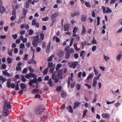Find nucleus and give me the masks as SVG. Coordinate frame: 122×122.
<instances>
[{
    "instance_id": "3c124183",
    "label": "nucleus",
    "mask_w": 122,
    "mask_h": 122,
    "mask_svg": "<svg viewBox=\"0 0 122 122\" xmlns=\"http://www.w3.org/2000/svg\"><path fill=\"white\" fill-rule=\"evenodd\" d=\"M102 10H103V13H105L106 12V8L104 6H102Z\"/></svg>"
},
{
    "instance_id": "1a4fd4ad",
    "label": "nucleus",
    "mask_w": 122,
    "mask_h": 122,
    "mask_svg": "<svg viewBox=\"0 0 122 122\" xmlns=\"http://www.w3.org/2000/svg\"><path fill=\"white\" fill-rule=\"evenodd\" d=\"M6 11L5 8L2 5H0V12L1 14L3 13Z\"/></svg>"
},
{
    "instance_id": "69168bd1",
    "label": "nucleus",
    "mask_w": 122,
    "mask_h": 122,
    "mask_svg": "<svg viewBox=\"0 0 122 122\" xmlns=\"http://www.w3.org/2000/svg\"><path fill=\"white\" fill-rule=\"evenodd\" d=\"M52 78L53 80H54L56 78V77L55 75L54 74V73H53L52 76Z\"/></svg>"
},
{
    "instance_id": "c9c22d12",
    "label": "nucleus",
    "mask_w": 122,
    "mask_h": 122,
    "mask_svg": "<svg viewBox=\"0 0 122 122\" xmlns=\"http://www.w3.org/2000/svg\"><path fill=\"white\" fill-rule=\"evenodd\" d=\"M61 96L62 97H64L66 96V94L65 92L63 91L61 94Z\"/></svg>"
},
{
    "instance_id": "39448f33",
    "label": "nucleus",
    "mask_w": 122,
    "mask_h": 122,
    "mask_svg": "<svg viewBox=\"0 0 122 122\" xmlns=\"http://www.w3.org/2000/svg\"><path fill=\"white\" fill-rule=\"evenodd\" d=\"M78 65V62L77 61H74L71 63L70 66V67L72 68L73 69L76 68V66Z\"/></svg>"
},
{
    "instance_id": "bf43d9fd",
    "label": "nucleus",
    "mask_w": 122,
    "mask_h": 122,
    "mask_svg": "<svg viewBox=\"0 0 122 122\" xmlns=\"http://www.w3.org/2000/svg\"><path fill=\"white\" fill-rule=\"evenodd\" d=\"M33 31L32 29L30 30H29V34L30 35H32L33 34Z\"/></svg>"
},
{
    "instance_id": "4be33fe9",
    "label": "nucleus",
    "mask_w": 122,
    "mask_h": 122,
    "mask_svg": "<svg viewBox=\"0 0 122 122\" xmlns=\"http://www.w3.org/2000/svg\"><path fill=\"white\" fill-rule=\"evenodd\" d=\"M71 52H66L65 54V56L66 59H69L71 54Z\"/></svg>"
},
{
    "instance_id": "680f3d73",
    "label": "nucleus",
    "mask_w": 122,
    "mask_h": 122,
    "mask_svg": "<svg viewBox=\"0 0 122 122\" xmlns=\"http://www.w3.org/2000/svg\"><path fill=\"white\" fill-rule=\"evenodd\" d=\"M96 46H94L92 48V50L93 51H94L96 50Z\"/></svg>"
},
{
    "instance_id": "f257e3e1",
    "label": "nucleus",
    "mask_w": 122,
    "mask_h": 122,
    "mask_svg": "<svg viewBox=\"0 0 122 122\" xmlns=\"http://www.w3.org/2000/svg\"><path fill=\"white\" fill-rule=\"evenodd\" d=\"M43 106H38L36 108L35 112L36 114L40 115L44 111Z\"/></svg>"
},
{
    "instance_id": "de8ad7c7",
    "label": "nucleus",
    "mask_w": 122,
    "mask_h": 122,
    "mask_svg": "<svg viewBox=\"0 0 122 122\" xmlns=\"http://www.w3.org/2000/svg\"><path fill=\"white\" fill-rule=\"evenodd\" d=\"M107 11L106 12V13H111L112 12V11L111 9H110L108 7H107Z\"/></svg>"
},
{
    "instance_id": "ea45409f",
    "label": "nucleus",
    "mask_w": 122,
    "mask_h": 122,
    "mask_svg": "<svg viewBox=\"0 0 122 122\" xmlns=\"http://www.w3.org/2000/svg\"><path fill=\"white\" fill-rule=\"evenodd\" d=\"M62 89V87L61 86H57L56 88V90L57 92L60 91Z\"/></svg>"
},
{
    "instance_id": "2f4dec72",
    "label": "nucleus",
    "mask_w": 122,
    "mask_h": 122,
    "mask_svg": "<svg viewBox=\"0 0 122 122\" xmlns=\"http://www.w3.org/2000/svg\"><path fill=\"white\" fill-rule=\"evenodd\" d=\"M33 75L32 73H30L29 74H27L25 76V77L27 79L29 78L30 76H32Z\"/></svg>"
},
{
    "instance_id": "bb28decb",
    "label": "nucleus",
    "mask_w": 122,
    "mask_h": 122,
    "mask_svg": "<svg viewBox=\"0 0 122 122\" xmlns=\"http://www.w3.org/2000/svg\"><path fill=\"white\" fill-rule=\"evenodd\" d=\"M122 56V54H119L117 55V59L118 61H119L120 60Z\"/></svg>"
},
{
    "instance_id": "13d9d810",
    "label": "nucleus",
    "mask_w": 122,
    "mask_h": 122,
    "mask_svg": "<svg viewBox=\"0 0 122 122\" xmlns=\"http://www.w3.org/2000/svg\"><path fill=\"white\" fill-rule=\"evenodd\" d=\"M20 48H25V45L23 43H21L20 44Z\"/></svg>"
},
{
    "instance_id": "a878e982",
    "label": "nucleus",
    "mask_w": 122,
    "mask_h": 122,
    "mask_svg": "<svg viewBox=\"0 0 122 122\" xmlns=\"http://www.w3.org/2000/svg\"><path fill=\"white\" fill-rule=\"evenodd\" d=\"M48 71V68H46L43 71V73L44 75H46Z\"/></svg>"
},
{
    "instance_id": "8fccbe9b",
    "label": "nucleus",
    "mask_w": 122,
    "mask_h": 122,
    "mask_svg": "<svg viewBox=\"0 0 122 122\" xmlns=\"http://www.w3.org/2000/svg\"><path fill=\"white\" fill-rule=\"evenodd\" d=\"M21 77H22V78H21L22 81L24 82H25V81H26V79L24 77V76L23 75H22L21 76Z\"/></svg>"
},
{
    "instance_id": "58836bf2",
    "label": "nucleus",
    "mask_w": 122,
    "mask_h": 122,
    "mask_svg": "<svg viewBox=\"0 0 122 122\" xmlns=\"http://www.w3.org/2000/svg\"><path fill=\"white\" fill-rule=\"evenodd\" d=\"M87 110L86 109L84 111L83 113L82 117L84 118L86 115V113L87 112Z\"/></svg>"
},
{
    "instance_id": "052dcab7",
    "label": "nucleus",
    "mask_w": 122,
    "mask_h": 122,
    "mask_svg": "<svg viewBox=\"0 0 122 122\" xmlns=\"http://www.w3.org/2000/svg\"><path fill=\"white\" fill-rule=\"evenodd\" d=\"M11 79H8L7 80V84H11Z\"/></svg>"
},
{
    "instance_id": "09e8293b",
    "label": "nucleus",
    "mask_w": 122,
    "mask_h": 122,
    "mask_svg": "<svg viewBox=\"0 0 122 122\" xmlns=\"http://www.w3.org/2000/svg\"><path fill=\"white\" fill-rule=\"evenodd\" d=\"M36 23V19H33L32 22V25H35Z\"/></svg>"
},
{
    "instance_id": "f03ea898",
    "label": "nucleus",
    "mask_w": 122,
    "mask_h": 122,
    "mask_svg": "<svg viewBox=\"0 0 122 122\" xmlns=\"http://www.w3.org/2000/svg\"><path fill=\"white\" fill-rule=\"evenodd\" d=\"M48 69H50L49 71L50 73H52L55 68V67L53 66V63L51 62H49L48 64Z\"/></svg>"
},
{
    "instance_id": "5701e85b",
    "label": "nucleus",
    "mask_w": 122,
    "mask_h": 122,
    "mask_svg": "<svg viewBox=\"0 0 122 122\" xmlns=\"http://www.w3.org/2000/svg\"><path fill=\"white\" fill-rule=\"evenodd\" d=\"M87 43V42L86 41H85L84 42H81V44L82 45V50L84 48V46H86Z\"/></svg>"
},
{
    "instance_id": "9d476101",
    "label": "nucleus",
    "mask_w": 122,
    "mask_h": 122,
    "mask_svg": "<svg viewBox=\"0 0 122 122\" xmlns=\"http://www.w3.org/2000/svg\"><path fill=\"white\" fill-rule=\"evenodd\" d=\"M73 74L71 73V78L70 79L69 78L68 80V84H74L72 83V82H72L73 81V79H72L73 77Z\"/></svg>"
},
{
    "instance_id": "aec40b11",
    "label": "nucleus",
    "mask_w": 122,
    "mask_h": 122,
    "mask_svg": "<svg viewBox=\"0 0 122 122\" xmlns=\"http://www.w3.org/2000/svg\"><path fill=\"white\" fill-rule=\"evenodd\" d=\"M27 9L25 8L23 9V15L24 17H25L26 14L27 12Z\"/></svg>"
},
{
    "instance_id": "ddd939ff",
    "label": "nucleus",
    "mask_w": 122,
    "mask_h": 122,
    "mask_svg": "<svg viewBox=\"0 0 122 122\" xmlns=\"http://www.w3.org/2000/svg\"><path fill=\"white\" fill-rule=\"evenodd\" d=\"M87 17L85 15H81V21L82 22H85L86 21Z\"/></svg>"
},
{
    "instance_id": "412c9836",
    "label": "nucleus",
    "mask_w": 122,
    "mask_h": 122,
    "mask_svg": "<svg viewBox=\"0 0 122 122\" xmlns=\"http://www.w3.org/2000/svg\"><path fill=\"white\" fill-rule=\"evenodd\" d=\"M37 81V79L35 78L31 80L29 83L28 84H33V83H36Z\"/></svg>"
},
{
    "instance_id": "5fc2aeb1",
    "label": "nucleus",
    "mask_w": 122,
    "mask_h": 122,
    "mask_svg": "<svg viewBox=\"0 0 122 122\" xmlns=\"http://www.w3.org/2000/svg\"><path fill=\"white\" fill-rule=\"evenodd\" d=\"M104 57L105 60L106 61H107V60H108L109 59V58L108 57L104 55Z\"/></svg>"
},
{
    "instance_id": "c03bdc74",
    "label": "nucleus",
    "mask_w": 122,
    "mask_h": 122,
    "mask_svg": "<svg viewBox=\"0 0 122 122\" xmlns=\"http://www.w3.org/2000/svg\"><path fill=\"white\" fill-rule=\"evenodd\" d=\"M48 16H46L45 17L42 18V21H46L48 20Z\"/></svg>"
},
{
    "instance_id": "4c0bfd02",
    "label": "nucleus",
    "mask_w": 122,
    "mask_h": 122,
    "mask_svg": "<svg viewBox=\"0 0 122 122\" xmlns=\"http://www.w3.org/2000/svg\"><path fill=\"white\" fill-rule=\"evenodd\" d=\"M69 111L71 113H72L73 112V110L71 106H69Z\"/></svg>"
},
{
    "instance_id": "cd10ccee",
    "label": "nucleus",
    "mask_w": 122,
    "mask_h": 122,
    "mask_svg": "<svg viewBox=\"0 0 122 122\" xmlns=\"http://www.w3.org/2000/svg\"><path fill=\"white\" fill-rule=\"evenodd\" d=\"M74 46L75 49L76 51H78L80 50V48H77V44L76 43L74 44Z\"/></svg>"
},
{
    "instance_id": "f704fd0d",
    "label": "nucleus",
    "mask_w": 122,
    "mask_h": 122,
    "mask_svg": "<svg viewBox=\"0 0 122 122\" xmlns=\"http://www.w3.org/2000/svg\"><path fill=\"white\" fill-rule=\"evenodd\" d=\"M93 77V74H90V75H89V76L87 77L86 78V80H87L88 81L89 79L90 78H92Z\"/></svg>"
},
{
    "instance_id": "473e14b6",
    "label": "nucleus",
    "mask_w": 122,
    "mask_h": 122,
    "mask_svg": "<svg viewBox=\"0 0 122 122\" xmlns=\"http://www.w3.org/2000/svg\"><path fill=\"white\" fill-rule=\"evenodd\" d=\"M39 91V90L37 89H35L33 90L32 91V93L33 94H35L37 93Z\"/></svg>"
},
{
    "instance_id": "774afa93",
    "label": "nucleus",
    "mask_w": 122,
    "mask_h": 122,
    "mask_svg": "<svg viewBox=\"0 0 122 122\" xmlns=\"http://www.w3.org/2000/svg\"><path fill=\"white\" fill-rule=\"evenodd\" d=\"M17 35L16 34H15L14 35H12V36L14 39H16L17 37Z\"/></svg>"
},
{
    "instance_id": "c85d7f7f",
    "label": "nucleus",
    "mask_w": 122,
    "mask_h": 122,
    "mask_svg": "<svg viewBox=\"0 0 122 122\" xmlns=\"http://www.w3.org/2000/svg\"><path fill=\"white\" fill-rule=\"evenodd\" d=\"M85 4L86 6L87 7L89 8L91 7V5L89 2L85 1Z\"/></svg>"
},
{
    "instance_id": "49530a36",
    "label": "nucleus",
    "mask_w": 122,
    "mask_h": 122,
    "mask_svg": "<svg viewBox=\"0 0 122 122\" xmlns=\"http://www.w3.org/2000/svg\"><path fill=\"white\" fill-rule=\"evenodd\" d=\"M28 55L27 54L25 55L24 56V57L23 58V60L25 61L28 58Z\"/></svg>"
},
{
    "instance_id": "e2e57ef3",
    "label": "nucleus",
    "mask_w": 122,
    "mask_h": 122,
    "mask_svg": "<svg viewBox=\"0 0 122 122\" xmlns=\"http://www.w3.org/2000/svg\"><path fill=\"white\" fill-rule=\"evenodd\" d=\"M35 97L36 98H41V96L39 94H36L35 96Z\"/></svg>"
},
{
    "instance_id": "4468645a",
    "label": "nucleus",
    "mask_w": 122,
    "mask_h": 122,
    "mask_svg": "<svg viewBox=\"0 0 122 122\" xmlns=\"http://www.w3.org/2000/svg\"><path fill=\"white\" fill-rule=\"evenodd\" d=\"M27 61L28 63L29 64H36V61L33 59H32L30 60H28Z\"/></svg>"
},
{
    "instance_id": "423d86ee",
    "label": "nucleus",
    "mask_w": 122,
    "mask_h": 122,
    "mask_svg": "<svg viewBox=\"0 0 122 122\" xmlns=\"http://www.w3.org/2000/svg\"><path fill=\"white\" fill-rule=\"evenodd\" d=\"M2 112V115L5 116H7L9 115V110L7 108H3Z\"/></svg>"
},
{
    "instance_id": "0e129e2a",
    "label": "nucleus",
    "mask_w": 122,
    "mask_h": 122,
    "mask_svg": "<svg viewBox=\"0 0 122 122\" xmlns=\"http://www.w3.org/2000/svg\"><path fill=\"white\" fill-rule=\"evenodd\" d=\"M74 57L76 59L78 58L79 57V56L77 53L75 54L74 55Z\"/></svg>"
},
{
    "instance_id": "864d4df0",
    "label": "nucleus",
    "mask_w": 122,
    "mask_h": 122,
    "mask_svg": "<svg viewBox=\"0 0 122 122\" xmlns=\"http://www.w3.org/2000/svg\"><path fill=\"white\" fill-rule=\"evenodd\" d=\"M31 66H29L28 67V68L29 69V70L30 71V72H34V69L32 68H31Z\"/></svg>"
},
{
    "instance_id": "a19ab883",
    "label": "nucleus",
    "mask_w": 122,
    "mask_h": 122,
    "mask_svg": "<svg viewBox=\"0 0 122 122\" xmlns=\"http://www.w3.org/2000/svg\"><path fill=\"white\" fill-rule=\"evenodd\" d=\"M13 51L12 49L10 51L9 50L8 51V54L10 56H12V52Z\"/></svg>"
},
{
    "instance_id": "37998d69",
    "label": "nucleus",
    "mask_w": 122,
    "mask_h": 122,
    "mask_svg": "<svg viewBox=\"0 0 122 122\" xmlns=\"http://www.w3.org/2000/svg\"><path fill=\"white\" fill-rule=\"evenodd\" d=\"M39 37V36L38 35H37V36H35L34 37V38L33 41H38V40Z\"/></svg>"
},
{
    "instance_id": "c756f323",
    "label": "nucleus",
    "mask_w": 122,
    "mask_h": 122,
    "mask_svg": "<svg viewBox=\"0 0 122 122\" xmlns=\"http://www.w3.org/2000/svg\"><path fill=\"white\" fill-rule=\"evenodd\" d=\"M54 55H52V56H50L48 58L47 61H52V58H54Z\"/></svg>"
},
{
    "instance_id": "e433bc0d",
    "label": "nucleus",
    "mask_w": 122,
    "mask_h": 122,
    "mask_svg": "<svg viewBox=\"0 0 122 122\" xmlns=\"http://www.w3.org/2000/svg\"><path fill=\"white\" fill-rule=\"evenodd\" d=\"M0 81H1L3 82H5L6 80V78H4L1 76H0Z\"/></svg>"
},
{
    "instance_id": "9b49d317",
    "label": "nucleus",
    "mask_w": 122,
    "mask_h": 122,
    "mask_svg": "<svg viewBox=\"0 0 122 122\" xmlns=\"http://www.w3.org/2000/svg\"><path fill=\"white\" fill-rule=\"evenodd\" d=\"M59 15L58 13H56L53 14L51 16V19L52 20L54 19L55 18L57 17Z\"/></svg>"
},
{
    "instance_id": "72a5a7b5",
    "label": "nucleus",
    "mask_w": 122,
    "mask_h": 122,
    "mask_svg": "<svg viewBox=\"0 0 122 122\" xmlns=\"http://www.w3.org/2000/svg\"><path fill=\"white\" fill-rule=\"evenodd\" d=\"M41 39L42 40H43L44 38V35L42 33H40L39 35Z\"/></svg>"
},
{
    "instance_id": "0eeeda50",
    "label": "nucleus",
    "mask_w": 122,
    "mask_h": 122,
    "mask_svg": "<svg viewBox=\"0 0 122 122\" xmlns=\"http://www.w3.org/2000/svg\"><path fill=\"white\" fill-rule=\"evenodd\" d=\"M80 13L79 11H76L74 13H71V16L72 17L77 16L80 15Z\"/></svg>"
},
{
    "instance_id": "a18cd8bd",
    "label": "nucleus",
    "mask_w": 122,
    "mask_h": 122,
    "mask_svg": "<svg viewBox=\"0 0 122 122\" xmlns=\"http://www.w3.org/2000/svg\"><path fill=\"white\" fill-rule=\"evenodd\" d=\"M97 26H98L100 24V18L99 17H97Z\"/></svg>"
},
{
    "instance_id": "20e7f679",
    "label": "nucleus",
    "mask_w": 122,
    "mask_h": 122,
    "mask_svg": "<svg viewBox=\"0 0 122 122\" xmlns=\"http://www.w3.org/2000/svg\"><path fill=\"white\" fill-rule=\"evenodd\" d=\"M70 47L69 46H67L65 48V51L66 52H70L71 53H73L74 51L73 49L70 48L69 49Z\"/></svg>"
},
{
    "instance_id": "6e6d98bb",
    "label": "nucleus",
    "mask_w": 122,
    "mask_h": 122,
    "mask_svg": "<svg viewBox=\"0 0 122 122\" xmlns=\"http://www.w3.org/2000/svg\"><path fill=\"white\" fill-rule=\"evenodd\" d=\"M6 65L5 64H3L2 66V68L3 69H5L6 68Z\"/></svg>"
},
{
    "instance_id": "6e6552de",
    "label": "nucleus",
    "mask_w": 122,
    "mask_h": 122,
    "mask_svg": "<svg viewBox=\"0 0 122 122\" xmlns=\"http://www.w3.org/2000/svg\"><path fill=\"white\" fill-rule=\"evenodd\" d=\"M101 76V73H99L98 76L94 77L93 79V84H97V80H98L99 79V77Z\"/></svg>"
},
{
    "instance_id": "2eb2a0df",
    "label": "nucleus",
    "mask_w": 122,
    "mask_h": 122,
    "mask_svg": "<svg viewBox=\"0 0 122 122\" xmlns=\"http://www.w3.org/2000/svg\"><path fill=\"white\" fill-rule=\"evenodd\" d=\"M63 71L61 70H60L58 73V78L60 79H61L62 78V71Z\"/></svg>"
},
{
    "instance_id": "f8f14e48",
    "label": "nucleus",
    "mask_w": 122,
    "mask_h": 122,
    "mask_svg": "<svg viewBox=\"0 0 122 122\" xmlns=\"http://www.w3.org/2000/svg\"><path fill=\"white\" fill-rule=\"evenodd\" d=\"M80 103H81L79 102L76 101L74 103V106L73 107V109H75L76 107H77Z\"/></svg>"
},
{
    "instance_id": "7ed1b4c3",
    "label": "nucleus",
    "mask_w": 122,
    "mask_h": 122,
    "mask_svg": "<svg viewBox=\"0 0 122 122\" xmlns=\"http://www.w3.org/2000/svg\"><path fill=\"white\" fill-rule=\"evenodd\" d=\"M7 107L8 109L11 108V104L9 102H8L6 101H5L4 104L3 108H6Z\"/></svg>"
},
{
    "instance_id": "a211bd4d",
    "label": "nucleus",
    "mask_w": 122,
    "mask_h": 122,
    "mask_svg": "<svg viewBox=\"0 0 122 122\" xmlns=\"http://www.w3.org/2000/svg\"><path fill=\"white\" fill-rule=\"evenodd\" d=\"M102 116L103 118H109V115L107 113H102Z\"/></svg>"
},
{
    "instance_id": "603ef678",
    "label": "nucleus",
    "mask_w": 122,
    "mask_h": 122,
    "mask_svg": "<svg viewBox=\"0 0 122 122\" xmlns=\"http://www.w3.org/2000/svg\"><path fill=\"white\" fill-rule=\"evenodd\" d=\"M94 72L95 74L97 76L98 74V71L96 69L95 67L94 68Z\"/></svg>"
},
{
    "instance_id": "dca6fc26",
    "label": "nucleus",
    "mask_w": 122,
    "mask_h": 122,
    "mask_svg": "<svg viewBox=\"0 0 122 122\" xmlns=\"http://www.w3.org/2000/svg\"><path fill=\"white\" fill-rule=\"evenodd\" d=\"M21 88L23 89L24 91H26L27 90V88L25 84H20Z\"/></svg>"
},
{
    "instance_id": "393cba45",
    "label": "nucleus",
    "mask_w": 122,
    "mask_h": 122,
    "mask_svg": "<svg viewBox=\"0 0 122 122\" xmlns=\"http://www.w3.org/2000/svg\"><path fill=\"white\" fill-rule=\"evenodd\" d=\"M85 30V27L84 25H83V26L82 30L81 32V34L82 35H83L86 33Z\"/></svg>"
},
{
    "instance_id": "4d7b16f0",
    "label": "nucleus",
    "mask_w": 122,
    "mask_h": 122,
    "mask_svg": "<svg viewBox=\"0 0 122 122\" xmlns=\"http://www.w3.org/2000/svg\"><path fill=\"white\" fill-rule=\"evenodd\" d=\"M16 70L18 71H20L21 70V67L20 66H17L16 68Z\"/></svg>"
},
{
    "instance_id": "79ce46f5",
    "label": "nucleus",
    "mask_w": 122,
    "mask_h": 122,
    "mask_svg": "<svg viewBox=\"0 0 122 122\" xmlns=\"http://www.w3.org/2000/svg\"><path fill=\"white\" fill-rule=\"evenodd\" d=\"M7 61L8 63L10 64L12 62V60L10 58H8L7 59Z\"/></svg>"
},
{
    "instance_id": "6ab92c4d",
    "label": "nucleus",
    "mask_w": 122,
    "mask_h": 122,
    "mask_svg": "<svg viewBox=\"0 0 122 122\" xmlns=\"http://www.w3.org/2000/svg\"><path fill=\"white\" fill-rule=\"evenodd\" d=\"M65 31H68L69 29L70 26V25L69 24H66L65 25Z\"/></svg>"
},
{
    "instance_id": "7c9ffc66",
    "label": "nucleus",
    "mask_w": 122,
    "mask_h": 122,
    "mask_svg": "<svg viewBox=\"0 0 122 122\" xmlns=\"http://www.w3.org/2000/svg\"><path fill=\"white\" fill-rule=\"evenodd\" d=\"M85 52V51H81L80 53V57H82V59H83L85 55V53L83 55V54Z\"/></svg>"
},
{
    "instance_id": "b1692460",
    "label": "nucleus",
    "mask_w": 122,
    "mask_h": 122,
    "mask_svg": "<svg viewBox=\"0 0 122 122\" xmlns=\"http://www.w3.org/2000/svg\"><path fill=\"white\" fill-rule=\"evenodd\" d=\"M51 46V42H50L49 43L48 45L47 46V48L46 49V52L47 53H48L49 52V50Z\"/></svg>"
},
{
    "instance_id": "f3484780",
    "label": "nucleus",
    "mask_w": 122,
    "mask_h": 122,
    "mask_svg": "<svg viewBox=\"0 0 122 122\" xmlns=\"http://www.w3.org/2000/svg\"><path fill=\"white\" fill-rule=\"evenodd\" d=\"M33 46L35 47H36L38 46V41H33L32 43Z\"/></svg>"
},
{
    "instance_id": "338daca9",
    "label": "nucleus",
    "mask_w": 122,
    "mask_h": 122,
    "mask_svg": "<svg viewBox=\"0 0 122 122\" xmlns=\"http://www.w3.org/2000/svg\"><path fill=\"white\" fill-rule=\"evenodd\" d=\"M36 51L37 52H39L41 50V48L39 47H37L36 48Z\"/></svg>"
}]
</instances>
